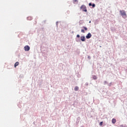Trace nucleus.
I'll return each instance as SVG.
<instances>
[{"instance_id": "nucleus-11", "label": "nucleus", "mask_w": 127, "mask_h": 127, "mask_svg": "<svg viewBox=\"0 0 127 127\" xmlns=\"http://www.w3.org/2000/svg\"><path fill=\"white\" fill-rule=\"evenodd\" d=\"M103 124V122H101L100 123V126H102Z\"/></svg>"}, {"instance_id": "nucleus-1", "label": "nucleus", "mask_w": 127, "mask_h": 127, "mask_svg": "<svg viewBox=\"0 0 127 127\" xmlns=\"http://www.w3.org/2000/svg\"><path fill=\"white\" fill-rule=\"evenodd\" d=\"M120 13H121V15L123 16L124 18L127 17V14L124 10H120Z\"/></svg>"}, {"instance_id": "nucleus-17", "label": "nucleus", "mask_w": 127, "mask_h": 127, "mask_svg": "<svg viewBox=\"0 0 127 127\" xmlns=\"http://www.w3.org/2000/svg\"><path fill=\"white\" fill-rule=\"evenodd\" d=\"M88 58L89 59H90V57L88 56Z\"/></svg>"}, {"instance_id": "nucleus-3", "label": "nucleus", "mask_w": 127, "mask_h": 127, "mask_svg": "<svg viewBox=\"0 0 127 127\" xmlns=\"http://www.w3.org/2000/svg\"><path fill=\"white\" fill-rule=\"evenodd\" d=\"M82 28L84 29V30L83 29L81 30V32L82 33H85V31L88 30V28H86V27H82Z\"/></svg>"}, {"instance_id": "nucleus-16", "label": "nucleus", "mask_w": 127, "mask_h": 127, "mask_svg": "<svg viewBox=\"0 0 127 127\" xmlns=\"http://www.w3.org/2000/svg\"><path fill=\"white\" fill-rule=\"evenodd\" d=\"M73 1H74V2H78V0H74Z\"/></svg>"}, {"instance_id": "nucleus-2", "label": "nucleus", "mask_w": 127, "mask_h": 127, "mask_svg": "<svg viewBox=\"0 0 127 127\" xmlns=\"http://www.w3.org/2000/svg\"><path fill=\"white\" fill-rule=\"evenodd\" d=\"M80 9H82V10L83 12H87V7L85 5H82L80 7Z\"/></svg>"}, {"instance_id": "nucleus-6", "label": "nucleus", "mask_w": 127, "mask_h": 127, "mask_svg": "<svg viewBox=\"0 0 127 127\" xmlns=\"http://www.w3.org/2000/svg\"><path fill=\"white\" fill-rule=\"evenodd\" d=\"M80 40L82 42H85L86 40L85 37L84 36H81Z\"/></svg>"}, {"instance_id": "nucleus-9", "label": "nucleus", "mask_w": 127, "mask_h": 127, "mask_svg": "<svg viewBox=\"0 0 127 127\" xmlns=\"http://www.w3.org/2000/svg\"><path fill=\"white\" fill-rule=\"evenodd\" d=\"M79 90V87L78 86H75L74 87V91H77Z\"/></svg>"}, {"instance_id": "nucleus-5", "label": "nucleus", "mask_w": 127, "mask_h": 127, "mask_svg": "<svg viewBox=\"0 0 127 127\" xmlns=\"http://www.w3.org/2000/svg\"><path fill=\"white\" fill-rule=\"evenodd\" d=\"M92 37V35L90 33H88L87 35L86 36V38L87 39H89L90 38H91Z\"/></svg>"}, {"instance_id": "nucleus-10", "label": "nucleus", "mask_w": 127, "mask_h": 127, "mask_svg": "<svg viewBox=\"0 0 127 127\" xmlns=\"http://www.w3.org/2000/svg\"><path fill=\"white\" fill-rule=\"evenodd\" d=\"M32 19V18L31 17H27V20H31Z\"/></svg>"}, {"instance_id": "nucleus-12", "label": "nucleus", "mask_w": 127, "mask_h": 127, "mask_svg": "<svg viewBox=\"0 0 127 127\" xmlns=\"http://www.w3.org/2000/svg\"><path fill=\"white\" fill-rule=\"evenodd\" d=\"M92 6L93 7H95V4H94V3L92 4Z\"/></svg>"}, {"instance_id": "nucleus-4", "label": "nucleus", "mask_w": 127, "mask_h": 127, "mask_svg": "<svg viewBox=\"0 0 127 127\" xmlns=\"http://www.w3.org/2000/svg\"><path fill=\"white\" fill-rule=\"evenodd\" d=\"M24 49L25 51H29L30 49V48L29 46L27 45L24 47Z\"/></svg>"}, {"instance_id": "nucleus-7", "label": "nucleus", "mask_w": 127, "mask_h": 127, "mask_svg": "<svg viewBox=\"0 0 127 127\" xmlns=\"http://www.w3.org/2000/svg\"><path fill=\"white\" fill-rule=\"evenodd\" d=\"M117 122V120L115 118H113L112 120V123L113 124H115Z\"/></svg>"}, {"instance_id": "nucleus-14", "label": "nucleus", "mask_w": 127, "mask_h": 127, "mask_svg": "<svg viewBox=\"0 0 127 127\" xmlns=\"http://www.w3.org/2000/svg\"><path fill=\"white\" fill-rule=\"evenodd\" d=\"M93 79H97V77L96 76H93Z\"/></svg>"}, {"instance_id": "nucleus-8", "label": "nucleus", "mask_w": 127, "mask_h": 127, "mask_svg": "<svg viewBox=\"0 0 127 127\" xmlns=\"http://www.w3.org/2000/svg\"><path fill=\"white\" fill-rule=\"evenodd\" d=\"M19 64V63L18 62H16L15 63L14 67H16L17 66H18Z\"/></svg>"}, {"instance_id": "nucleus-13", "label": "nucleus", "mask_w": 127, "mask_h": 127, "mask_svg": "<svg viewBox=\"0 0 127 127\" xmlns=\"http://www.w3.org/2000/svg\"><path fill=\"white\" fill-rule=\"evenodd\" d=\"M92 3H89V6H92Z\"/></svg>"}, {"instance_id": "nucleus-15", "label": "nucleus", "mask_w": 127, "mask_h": 127, "mask_svg": "<svg viewBox=\"0 0 127 127\" xmlns=\"http://www.w3.org/2000/svg\"><path fill=\"white\" fill-rule=\"evenodd\" d=\"M77 38H80V35L78 34L76 36Z\"/></svg>"}]
</instances>
